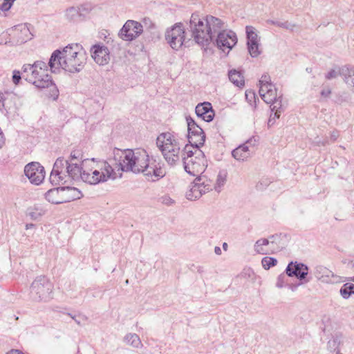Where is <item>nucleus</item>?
Masks as SVG:
<instances>
[{
    "mask_svg": "<svg viewBox=\"0 0 354 354\" xmlns=\"http://www.w3.org/2000/svg\"><path fill=\"white\" fill-rule=\"evenodd\" d=\"M225 22L221 19L212 15H207L200 18L196 13L192 15L189 30L196 43L202 46H207L211 42L225 51L231 50L237 43L236 33L232 30H225Z\"/></svg>",
    "mask_w": 354,
    "mask_h": 354,
    "instance_id": "f257e3e1",
    "label": "nucleus"
},
{
    "mask_svg": "<svg viewBox=\"0 0 354 354\" xmlns=\"http://www.w3.org/2000/svg\"><path fill=\"white\" fill-rule=\"evenodd\" d=\"M112 154L119 170L122 171L142 173L151 181H156L165 175L160 163L153 157L150 158L147 151L143 149L114 148Z\"/></svg>",
    "mask_w": 354,
    "mask_h": 354,
    "instance_id": "f03ea898",
    "label": "nucleus"
},
{
    "mask_svg": "<svg viewBox=\"0 0 354 354\" xmlns=\"http://www.w3.org/2000/svg\"><path fill=\"white\" fill-rule=\"evenodd\" d=\"M86 62V53L82 46L78 44L66 46L62 50H55L48 62L53 73L62 68L69 73L80 72Z\"/></svg>",
    "mask_w": 354,
    "mask_h": 354,
    "instance_id": "7ed1b4c3",
    "label": "nucleus"
},
{
    "mask_svg": "<svg viewBox=\"0 0 354 354\" xmlns=\"http://www.w3.org/2000/svg\"><path fill=\"white\" fill-rule=\"evenodd\" d=\"M181 153L185 171L192 176L201 177L207 166L204 153L197 147L185 146Z\"/></svg>",
    "mask_w": 354,
    "mask_h": 354,
    "instance_id": "20e7f679",
    "label": "nucleus"
},
{
    "mask_svg": "<svg viewBox=\"0 0 354 354\" xmlns=\"http://www.w3.org/2000/svg\"><path fill=\"white\" fill-rule=\"evenodd\" d=\"M156 144L169 165L172 166L179 162L181 145L175 135L162 133L157 138Z\"/></svg>",
    "mask_w": 354,
    "mask_h": 354,
    "instance_id": "39448f33",
    "label": "nucleus"
},
{
    "mask_svg": "<svg viewBox=\"0 0 354 354\" xmlns=\"http://www.w3.org/2000/svg\"><path fill=\"white\" fill-rule=\"evenodd\" d=\"M96 162L97 160L95 158L84 159L82 160V165L77 166L76 164L72 163L66 167L65 162L60 160L57 162L55 167L61 169L59 174L64 176L67 174L69 176V180H82L85 183L84 177L86 175L91 176L94 169L93 167H95Z\"/></svg>",
    "mask_w": 354,
    "mask_h": 354,
    "instance_id": "423d86ee",
    "label": "nucleus"
},
{
    "mask_svg": "<svg viewBox=\"0 0 354 354\" xmlns=\"http://www.w3.org/2000/svg\"><path fill=\"white\" fill-rule=\"evenodd\" d=\"M91 176L86 175L84 177L85 183L90 185H97L100 183L106 182L109 179H115L116 172L112 166L104 160H97L95 167H93Z\"/></svg>",
    "mask_w": 354,
    "mask_h": 354,
    "instance_id": "0eeeda50",
    "label": "nucleus"
},
{
    "mask_svg": "<svg viewBox=\"0 0 354 354\" xmlns=\"http://www.w3.org/2000/svg\"><path fill=\"white\" fill-rule=\"evenodd\" d=\"M84 159L83 153L79 149L73 150L67 160H65L62 157L58 158L54 163L53 168L50 176V180L51 183L55 185L60 183L65 184L69 180V176H68L67 174H65V176L59 174L61 169L55 167L56 164L59 160H62L64 161L66 167L72 163L76 164L77 166H80L82 165V160Z\"/></svg>",
    "mask_w": 354,
    "mask_h": 354,
    "instance_id": "6e6552de",
    "label": "nucleus"
},
{
    "mask_svg": "<svg viewBox=\"0 0 354 354\" xmlns=\"http://www.w3.org/2000/svg\"><path fill=\"white\" fill-rule=\"evenodd\" d=\"M53 286L45 276L37 277L30 287L31 297L35 301H48L53 298Z\"/></svg>",
    "mask_w": 354,
    "mask_h": 354,
    "instance_id": "1a4fd4ad",
    "label": "nucleus"
},
{
    "mask_svg": "<svg viewBox=\"0 0 354 354\" xmlns=\"http://www.w3.org/2000/svg\"><path fill=\"white\" fill-rule=\"evenodd\" d=\"M187 124V139L189 145L185 146H192L200 149L205 141V135L202 128L190 116L186 117Z\"/></svg>",
    "mask_w": 354,
    "mask_h": 354,
    "instance_id": "9d476101",
    "label": "nucleus"
},
{
    "mask_svg": "<svg viewBox=\"0 0 354 354\" xmlns=\"http://www.w3.org/2000/svg\"><path fill=\"white\" fill-rule=\"evenodd\" d=\"M185 29L181 23H177L168 28L165 32V39L174 50H178L185 40Z\"/></svg>",
    "mask_w": 354,
    "mask_h": 354,
    "instance_id": "9b49d317",
    "label": "nucleus"
},
{
    "mask_svg": "<svg viewBox=\"0 0 354 354\" xmlns=\"http://www.w3.org/2000/svg\"><path fill=\"white\" fill-rule=\"evenodd\" d=\"M213 186L207 179L204 177H196L186 193V197L189 201L199 198L203 194L212 190Z\"/></svg>",
    "mask_w": 354,
    "mask_h": 354,
    "instance_id": "f8f14e48",
    "label": "nucleus"
},
{
    "mask_svg": "<svg viewBox=\"0 0 354 354\" xmlns=\"http://www.w3.org/2000/svg\"><path fill=\"white\" fill-rule=\"evenodd\" d=\"M142 32L143 28L140 23L128 20L120 30L119 35L122 39L130 41L137 38Z\"/></svg>",
    "mask_w": 354,
    "mask_h": 354,
    "instance_id": "ddd939ff",
    "label": "nucleus"
},
{
    "mask_svg": "<svg viewBox=\"0 0 354 354\" xmlns=\"http://www.w3.org/2000/svg\"><path fill=\"white\" fill-rule=\"evenodd\" d=\"M308 270V267L303 263L290 261L285 272L288 277H295L303 283V281L307 283L310 281V279H307Z\"/></svg>",
    "mask_w": 354,
    "mask_h": 354,
    "instance_id": "4468645a",
    "label": "nucleus"
},
{
    "mask_svg": "<svg viewBox=\"0 0 354 354\" xmlns=\"http://www.w3.org/2000/svg\"><path fill=\"white\" fill-rule=\"evenodd\" d=\"M26 177L32 184L39 185L45 177L44 167L37 162H32L27 164L24 168Z\"/></svg>",
    "mask_w": 354,
    "mask_h": 354,
    "instance_id": "2eb2a0df",
    "label": "nucleus"
},
{
    "mask_svg": "<svg viewBox=\"0 0 354 354\" xmlns=\"http://www.w3.org/2000/svg\"><path fill=\"white\" fill-rule=\"evenodd\" d=\"M37 75H27L26 80L34 84L39 88H48L50 86H55L49 75L44 71H37Z\"/></svg>",
    "mask_w": 354,
    "mask_h": 354,
    "instance_id": "dca6fc26",
    "label": "nucleus"
},
{
    "mask_svg": "<svg viewBox=\"0 0 354 354\" xmlns=\"http://www.w3.org/2000/svg\"><path fill=\"white\" fill-rule=\"evenodd\" d=\"M91 56L99 65L104 66L110 60V52L104 45L96 44L91 48Z\"/></svg>",
    "mask_w": 354,
    "mask_h": 354,
    "instance_id": "f3484780",
    "label": "nucleus"
},
{
    "mask_svg": "<svg viewBox=\"0 0 354 354\" xmlns=\"http://www.w3.org/2000/svg\"><path fill=\"white\" fill-rule=\"evenodd\" d=\"M352 75H354V66L345 65L342 67L337 66L335 68L331 69L326 74L325 77L327 80H332L340 75L344 77V80L346 83V78H351Z\"/></svg>",
    "mask_w": 354,
    "mask_h": 354,
    "instance_id": "a211bd4d",
    "label": "nucleus"
},
{
    "mask_svg": "<svg viewBox=\"0 0 354 354\" xmlns=\"http://www.w3.org/2000/svg\"><path fill=\"white\" fill-rule=\"evenodd\" d=\"M196 114L205 122H211L214 117V111L209 102L198 104L195 109Z\"/></svg>",
    "mask_w": 354,
    "mask_h": 354,
    "instance_id": "6ab92c4d",
    "label": "nucleus"
},
{
    "mask_svg": "<svg viewBox=\"0 0 354 354\" xmlns=\"http://www.w3.org/2000/svg\"><path fill=\"white\" fill-rule=\"evenodd\" d=\"M60 189L63 203L80 199L83 196L82 192L74 187H61Z\"/></svg>",
    "mask_w": 354,
    "mask_h": 354,
    "instance_id": "aec40b11",
    "label": "nucleus"
},
{
    "mask_svg": "<svg viewBox=\"0 0 354 354\" xmlns=\"http://www.w3.org/2000/svg\"><path fill=\"white\" fill-rule=\"evenodd\" d=\"M313 273L319 281L326 283H332V279L335 277L331 270L323 266H317Z\"/></svg>",
    "mask_w": 354,
    "mask_h": 354,
    "instance_id": "412c9836",
    "label": "nucleus"
},
{
    "mask_svg": "<svg viewBox=\"0 0 354 354\" xmlns=\"http://www.w3.org/2000/svg\"><path fill=\"white\" fill-rule=\"evenodd\" d=\"M256 140H254V142ZM253 142L252 139L248 140L245 143L239 146L232 151V156L238 160H245L251 155V151L249 149L248 144Z\"/></svg>",
    "mask_w": 354,
    "mask_h": 354,
    "instance_id": "4be33fe9",
    "label": "nucleus"
},
{
    "mask_svg": "<svg viewBox=\"0 0 354 354\" xmlns=\"http://www.w3.org/2000/svg\"><path fill=\"white\" fill-rule=\"evenodd\" d=\"M2 96L3 107L5 109H11L15 107V101L18 99L17 95L12 92L1 93Z\"/></svg>",
    "mask_w": 354,
    "mask_h": 354,
    "instance_id": "5701e85b",
    "label": "nucleus"
},
{
    "mask_svg": "<svg viewBox=\"0 0 354 354\" xmlns=\"http://www.w3.org/2000/svg\"><path fill=\"white\" fill-rule=\"evenodd\" d=\"M46 199L53 204L63 203L60 187L48 190L45 194Z\"/></svg>",
    "mask_w": 354,
    "mask_h": 354,
    "instance_id": "b1692460",
    "label": "nucleus"
},
{
    "mask_svg": "<svg viewBox=\"0 0 354 354\" xmlns=\"http://www.w3.org/2000/svg\"><path fill=\"white\" fill-rule=\"evenodd\" d=\"M344 342V337L341 333L335 334L327 343V348L330 351H339V347Z\"/></svg>",
    "mask_w": 354,
    "mask_h": 354,
    "instance_id": "393cba45",
    "label": "nucleus"
},
{
    "mask_svg": "<svg viewBox=\"0 0 354 354\" xmlns=\"http://www.w3.org/2000/svg\"><path fill=\"white\" fill-rule=\"evenodd\" d=\"M229 80L232 83L238 87H242L245 84L244 77L243 74L235 69L230 70L228 72Z\"/></svg>",
    "mask_w": 354,
    "mask_h": 354,
    "instance_id": "a878e982",
    "label": "nucleus"
},
{
    "mask_svg": "<svg viewBox=\"0 0 354 354\" xmlns=\"http://www.w3.org/2000/svg\"><path fill=\"white\" fill-rule=\"evenodd\" d=\"M124 342L135 348H141L142 346L139 336L136 333H127L124 337Z\"/></svg>",
    "mask_w": 354,
    "mask_h": 354,
    "instance_id": "bb28decb",
    "label": "nucleus"
},
{
    "mask_svg": "<svg viewBox=\"0 0 354 354\" xmlns=\"http://www.w3.org/2000/svg\"><path fill=\"white\" fill-rule=\"evenodd\" d=\"M65 17L68 21L73 23L82 21L77 7L74 6L70 7L66 10Z\"/></svg>",
    "mask_w": 354,
    "mask_h": 354,
    "instance_id": "cd10ccee",
    "label": "nucleus"
},
{
    "mask_svg": "<svg viewBox=\"0 0 354 354\" xmlns=\"http://www.w3.org/2000/svg\"><path fill=\"white\" fill-rule=\"evenodd\" d=\"M279 96L277 93V88L274 84H271L269 89H267V93L262 94V99L267 104H270L274 100L278 98Z\"/></svg>",
    "mask_w": 354,
    "mask_h": 354,
    "instance_id": "c85d7f7f",
    "label": "nucleus"
},
{
    "mask_svg": "<svg viewBox=\"0 0 354 354\" xmlns=\"http://www.w3.org/2000/svg\"><path fill=\"white\" fill-rule=\"evenodd\" d=\"M268 239H260L257 240L254 244V250L261 254H266L268 252V250L265 249L263 246L268 245Z\"/></svg>",
    "mask_w": 354,
    "mask_h": 354,
    "instance_id": "c756f323",
    "label": "nucleus"
},
{
    "mask_svg": "<svg viewBox=\"0 0 354 354\" xmlns=\"http://www.w3.org/2000/svg\"><path fill=\"white\" fill-rule=\"evenodd\" d=\"M246 35H247V44H252L254 42H259L258 35L254 32V28L252 26H246Z\"/></svg>",
    "mask_w": 354,
    "mask_h": 354,
    "instance_id": "7c9ffc66",
    "label": "nucleus"
},
{
    "mask_svg": "<svg viewBox=\"0 0 354 354\" xmlns=\"http://www.w3.org/2000/svg\"><path fill=\"white\" fill-rule=\"evenodd\" d=\"M80 16L82 21L86 19V17L92 10V6L89 3L82 4L77 7Z\"/></svg>",
    "mask_w": 354,
    "mask_h": 354,
    "instance_id": "2f4dec72",
    "label": "nucleus"
},
{
    "mask_svg": "<svg viewBox=\"0 0 354 354\" xmlns=\"http://www.w3.org/2000/svg\"><path fill=\"white\" fill-rule=\"evenodd\" d=\"M248 49L250 55L252 57H257L261 54V50H259V43L254 42L252 44H248Z\"/></svg>",
    "mask_w": 354,
    "mask_h": 354,
    "instance_id": "473e14b6",
    "label": "nucleus"
},
{
    "mask_svg": "<svg viewBox=\"0 0 354 354\" xmlns=\"http://www.w3.org/2000/svg\"><path fill=\"white\" fill-rule=\"evenodd\" d=\"M277 263V260L275 258L266 257L262 259L261 264L264 269L268 270L271 267L274 266Z\"/></svg>",
    "mask_w": 354,
    "mask_h": 354,
    "instance_id": "72a5a7b5",
    "label": "nucleus"
},
{
    "mask_svg": "<svg viewBox=\"0 0 354 354\" xmlns=\"http://www.w3.org/2000/svg\"><path fill=\"white\" fill-rule=\"evenodd\" d=\"M226 181V176L225 175H223L221 173H219L216 182L215 184L212 185L213 186V188L217 192H220L221 187L225 185Z\"/></svg>",
    "mask_w": 354,
    "mask_h": 354,
    "instance_id": "f704fd0d",
    "label": "nucleus"
},
{
    "mask_svg": "<svg viewBox=\"0 0 354 354\" xmlns=\"http://www.w3.org/2000/svg\"><path fill=\"white\" fill-rule=\"evenodd\" d=\"M267 22L268 24H271L277 26L279 27L287 29V30H292L293 29V28L295 27V25L291 24L288 21H283V22H281V21H279L268 20Z\"/></svg>",
    "mask_w": 354,
    "mask_h": 354,
    "instance_id": "c9c22d12",
    "label": "nucleus"
},
{
    "mask_svg": "<svg viewBox=\"0 0 354 354\" xmlns=\"http://www.w3.org/2000/svg\"><path fill=\"white\" fill-rule=\"evenodd\" d=\"M22 72L25 79L27 75H37V71L33 68L32 64H24L22 67Z\"/></svg>",
    "mask_w": 354,
    "mask_h": 354,
    "instance_id": "e433bc0d",
    "label": "nucleus"
},
{
    "mask_svg": "<svg viewBox=\"0 0 354 354\" xmlns=\"http://www.w3.org/2000/svg\"><path fill=\"white\" fill-rule=\"evenodd\" d=\"M44 214L42 209H38L37 208L35 209H28L27 214L33 220L38 219L40 216H41Z\"/></svg>",
    "mask_w": 354,
    "mask_h": 354,
    "instance_id": "4c0bfd02",
    "label": "nucleus"
},
{
    "mask_svg": "<svg viewBox=\"0 0 354 354\" xmlns=\"http://www.w3.org/2000/svg\"><path fill=\"white\" fill-rule=\"evenodd\" d=\"M281 98H282V96L281 95L279 96L278 98H277L276 100H274V101H272L270 104H271V109L272 111H277L278 113H281V109L282 107V104H281Z\"/></svg>",
    "mask_w": 354,
    "mask_h": 354,
    "instance_id": "58836bf2",
    "label": "nucleus"
},
{
    "mask_svg": "<svg viewBox=\"0 0 354 354\" xmlns=\"http://www.w3.org/2000/svg\"><path fill=\"white\" fill-rule=\"evenodd\" d=\"M34 69L36 71H44V72L48 71V66L43 61H36L32 64Z\"/></svg>",
    "mask_w": 354,
    "mask_h": 354,
    "instance_id": "ea45409f",
    "label": "nucleus"
},
{
    "mask_svg": "<svg viewBox=\"0 0 354 354\" xmlns=\"http://www.w3.org/2000/svg\"><path fill=\"white\" fill-rule=\"evenodd\" d=\"M339 293L342 295V297L346 299H348L351 295L346 283L344 284L342 286L339 290Z\"/></svg>",
    "mask_w": 354,
    "mask_h": 354,
    "instance_id": "a19ab883",
    "label": "nucleus"
},
{
    "mask_svg": "<svg viewBox=\"0 0 354 354\" xmlns=\"http://www.w3.org/2000/svg\"><path fill=\"white\" fill-rule=\"evenodd\" d=\"M280 116V113H278L277 111H275L274 113H272L270 115V118L268 122V125L269 127L272 126L275 123V120L277 118H279Z\"/></svg>",
    "mask_w": 354,
    "mask_h": 354,
    "instance_id": "79ce46f5",
    "label": "nucleus"
},
{
    "mask_svg": "<svg viewBox=\"0 0 354 354\" xmlns=\"http://www.w3.org/2000/svg\"><path fill=\"white\" fill-rule=\"evenodd\" d=\"M12 82L15 84L17 85L21 79V73L19 71H14L13 73H12Z\"/></svg>",
    "mask_w": 354,
    "mask_h": 354,
    "instance_id": "37998d69",
    "label": "nucleus"
},
{
    "mask_svg": "<svg viewBox=\"0 0 354 354\" xmlns=\"http://www.w3.org/2000/svg\"><path fill=\"white\" fill-rule=\"evenodd\" d=\"M259 84H272L270 75L268 74L263 75L259 80Z\"/></svg>",
    "mask_w": 354,
    "mask_h": 354,
    "instance_id": "c03bdc74",
    "label": "nucleus"
},
{
    "mask_svg": "<svg viewBox=\"0 0 354 354\" xmlns=\"http://www.w3.org/2000/svg\"><path fill=\"white\" fill-rule=\"evenodd\" d=\"M162 203L166 205H171L174 203V201L170 198L169 196H163L160 198Z\"/></svg>",
    "mask_w": 354,
    "mask_h": 354,
    "instance_id": "a18cd8bd",
    "label": "nucleus"
},
{
    "mask_svg": "<svg viewBox=\"0 0 354 354\" xmlns=\"http://www.w3.org/2000/svg\"><path fill=\"white\" fill-rule=\"evenodd\" d=\"M349 94L347 93H343L337 99V102L339 104H342L343 102H346L349 99Z\"/></svg>",
    "mask_w": 354,
    "mask_h": 354,
    "instance_id": "49530a36",
    "label": "nucleus"
},
{
    "mask_svg": "<svg viewBox=\"0 0 354 354\" xmlns=\"http://www.w3.org/2000/svg\"><path fill=\"white\" fill-rule=\"evenodd\" d=\"M284 279H285V275L283 274H280L278 277L277 281V283H276L277 287L281 288H282L283 286Z\"/></svg>",
    "mask_w": 354,
    "mask_h": 354,
    "instance_id": "de8ad7c7",
    "label": "nucleus"
},
{
    "mask_svg": "<svg viewBox=\"0 0 354 354\" xmlns=\"http://www.w3.org/2000/svg\"><path fill=\"white\" fill-rule=\"evenodd\" d=\"M271 86V84H260L259 88V94L262 97V94L267 93V89H269V87Z\"/></svg>",
    "mask_w": 354,
    "mask_h": 354,
    "instance_id": "09e8293b",
    "label": "nucleus"
},
{
    "mask_svg": "<svg viewBox=\"0 0 354 354\" xmlns=\"http://www.w3.org/2000/svg\"><path fill=\"white\" fill-rule=\"evenodd\" d=\"M12 6V3L9 1H3V3L0 6L1 10L3 11L8 10Z\"/></svg>",
    "mask_w": 354,
    "mask_h": 354,
    "instance_id": "8fccbe9b",
    "label": "nucleus"
},
{
    "mask_svg": "<svg viewBox=\"0 0 354 354\" xmlns=\"http://www.w3.org/2000/svg\"><path fill=\"white\" fill-rule=\"evenodd\" d=\"M346 84L352 88V91L354 93V74L352 75L351 78H346Z\"/></svg>",
    "mask_w": 354,
    "mask_h": 354,
    "instance_id": "3c124183",
    "label": "nucleus"
},
{
    "mask_svg": "<svg viewBox=\"0 0 354 354\" xmlns=\"http://www.w3.org/2000/svg\"><path fill=\"white\" fill-rule=\"evenodd\" d=\"M279 239L278 235H272L270 236L268 239V243L271 245L277 244V240Z\"/></svg>",
    "mask_w": 354,
    "mask_h": 354,
    "instance_id": "603ef678",
    "label": "nucleus"
},
{
    "mask_svg": "<svg viewBox=\"0 0 354 354\" xmlns=\"http://www.w3.org/2000/svg\"><path fill=\"white\" fill-rule=\"evenodd\" d=\"M330 93H331V90L329 88H324L321 91V95L324 97H328L330 95Z\"/></svg>",
    "mask_w": 354,
    "mask_h": 354,
    "instance_id": "864d4df0",
    "label": "nucleus"
},
{
    "mask_svg": "<svg viewBox=\"0 0 354 354\" xmlns=\"http://www.w3.org/2000/svg\"><path fill=\"white\" fill-rule=\"evenodd\" d=\"M245 97L248 100L251 101L252 99L255 100V94L252 91H246L245 92Z\"/></svg>",
    "mask_w": 354,
    "mask_h": 354,
    "instance_id": "5fc2aeb1",
    "label": "nucleus"
},
{
    "mask_svg": "<svg viewBox=\"0 0 354 354\" xmlns=\"http://www.w3.org/2000/svg\"><path fill=\"white\" fill-rule=\"evenodd\" d=\"M339 137V133H338V131H333L330 133V139L333 140V141H335L337 138Z\"/></svg>",
    "mask_w": 354,
    "mask_h": 354,
    "instance_id": "6e6d98bb",
    "label": "nucleus"
},
{
    "mask_svg": "<svg viewBox=\"0 0 354 354\" xmlns=\"http://www.w3.org/2000/svg\"><path fill=\"white\" fill-rule=\"evenodd\" d=\"M348 290L351 295H354V284L351 283H346Z\"/></svg>",
    "mask_w": 354,
    "mask_h": 354,
    "instance_id": "4d7b16f0",
    "label": "nucleus"
},
{
    "mask_svg": "<svg viewBox=\"0 0 354 354\" xmlns=\"http://www.w3.org/2000/svg\"><path fill=\"white\" fill-rule=\"evenodd\" d=\"M316 142H317L318 146H320V145L325 146V145L328 144V140L326 139H325L323 141L317 140V141H316Z\"/></svg>",
    "mask_w": 354,
    "mask_h": 354,
    "instance_id": "13d9d810",
    "label": "nucleus"
},
{
    "mask_svg": "<svg viewBox=\"0 0 354 354\" xmlns=\"http://www.w3.org/2000/svg\"><path fill=\"white\" fill-rule=\"evenodd\" d=\"M7 354H24V353L19 350H12Z\"/></svg>",
    "mask_w": 354,
    "mask_h": 354,
    "instance_id": "bf43d9fd",
    "label": "nucleus"
},
{
    "mask_svg": "<svg viewBox=\"0 0 354 354\" xmlns=\"http://www.w3.org/2000/svg\"><path fill=\"white\" fill-rule=\"evenodd\" d=\"M214 252L217 254V255H220L221 254V249L220 248V247L218 246H216L214 248Z\"/></svg>",
    "mask_w": 354,
    "mask_h": 354,
    "instance_id": "052dcab7",
    "label": "nucleus"
},
{
    "mask_svg": "<svg viewBox=\"0 0 354 354\" xmlns=\"http://www.w3.org/2000/svg\"><path fill=\"white\" fill-rule=\"evenodd\" d=\"M35 227V225L34 224L28 223V224H26V229L28 230V229H30V228H34Z\"/></svg>",
    "mask_w": 354,
    "mask_h": 354,
    "instance_id": "680f3d73",
    "label": "nucleus"
},
{
    "mask_svg": "<svg viewBox=\"0 0 354 354\" xmlns=\"http://www.w3.org/2000/svg\"><path fill=\"white\" fill-rule=\"evenodd\" d=\"M261 185H263V183H262L261 182H260L259 183H258V184H257V189H263V187H261Z\"/></svg>",
    "mask_w": 354,
    "mask_h": 354,
    "instance_id": "e2e57ef3",
    "label": "nucleus"
},
{
    "mask_svg": "<svg viewBox=\"0 0 354 354\" xmlns=\"http://www.w3.org/2000/svg\"><path fill=\"white\" fill-rule=\"evenodd\" d=\"M223 248L225 250H227V244L226 243H224L223 244Z\"/></svg>",
    "mask_w": 354,
    "mask_h": 354,
    "instance_id": "0e129e2a",
    "label": "nucleus"
},
{
    "mask_svg": "<svg viewBox=\"0 0 354 354\" xmlns=\"http://www.w3.org/2000/svg\"><path fill=\"white\" fill-rule=\"evenodd\" d=\"M67 315H68V316H70V317H71L73 320L76 319L75 317V316H73L72 314H71V313H67Z\"/></svg>",
    "mask_w": 354,
    "mask_h": 354,
    "instance_id": "69168bd1",
    "label": "nucleus"
},
{
    "mask_svg": "<svg viewBox=\"0 0 354 354\" xmlns=\"http://www.w3.org/2000/svg\"><path fill=\"white\" fill-rule=\"evenodd\" d=\"M149 28H151V29L155 28V25L153 23H151V22L150 23Z\"/></svg>",
    "mask_w": 354,
    "mask_h": 354,
    "instance_id": "338daca9",
    "label": "nucleus"
},
{
    "mask_svg": "<svg viewBox=\"0 0 354 354\" xmlns=\"http://www.w3.org/2000/svg\"><path fill=\"white\" fill-rule=\"evenodd\" d=\"M74 321L75 322V323H77V324H78V325H81V322H80V320H78V319H75Z\"/></svg>",
    "mask_w": 354,
    "mask_h": 354,
    "instance_id": "774afa93",
    "label": "nucleus"
}]
</instances>
